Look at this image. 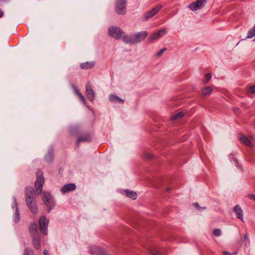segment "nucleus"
<instances>
[{
  "label": "nucleus",
  "mask_w": 255,
  "mask_h": 255,
  "mask_svg": "<svg viewBox=\"0 0 255 255\" xmlns=\"http://www.w3.org/2000/svg\"><path fill=\"white\" fill-rule=\"evenodd\" d=\"M25 192L26 204L31 212L33 214H36L38 210L35 203V198L33 188L32 187H27Z\"/></svg>",
  "instance_id": "f257e3e1"
},
{
  "label": "nucleus",
  "mask_w": 255,
  "mask_h": 255,
  "mask_svg": "<svg viewBox=\"0 0 255 255\" xmlns=\"http://www.w3.org/2000/svg\"><path fill=\"white\" fill-rule=\"evenodd\" d=\"M42 200L44 205L47 207L48 212H49L55 205L53 199L49 192H43L42 193Z\"/></svg>",
  "instance_id": "f03ea898"
},
{
  "label": "nucleus",
  "mask_w": 255,
  "mask_h": 255,
  "mask_svg": "<svg viewBox=\"0 0 255 255\" xmlns=\"http://www.w3.org/2000/svg\"><path fill=\"white\" fill-rule=\"evenodd\" d=\"M37 179L35 182V187L39 194L41 192L42 188L44 183V180L43 176V173L41 171L38 170L36 172Z\"/></svg>",
  "instance_id": "7ed1b4c3"
},
{
  "label": "nucleus",
  "mask_w": 255,
  "mask_h": 255,
  "mask_svg": "<svg viewBox=\"0 0 255 255\" xmlns=\"http://www.w3.org/2000/svg\"><path fill=\"white\" fill-rule=\"evenodd\" d=\"M109 35L116 39H119L124 36V32L119 27H111L109 29Z\"/></svg>",
  "instance_id": "20e7f679"
},
{
  "label": "nucleus",
  "mask_w": 255,
  "mask_h": 255,
  "mask_svg": "<svg viewBox=\"0 0 255 255\" xmlns=\"http://www.w3.org/2000/svg\"><path fill=\"white\" fill-rule=\"evenodd\" d=\"M39 223L40 232L44 234H47L48 220L45 217L41 216L39 219Z\"/></svg>",
  "instance_id": "39448f33"
},
{
  "label": "nucleus",
  "mask_w": 255,
  "mask_h": 255,
  "mask_svg": "<svg viewBox=\"0 0 255 255\" xmlns=\"http://www.w3.org/2000/svg\"><path fill=\"white\" fill-rule=\"evenodd\" d=\"M116 10L120 14L125 13L126 11V0H117L116 4Z\"/></svg>",
  "instance_id": "423d86ee"
},
{
  "label": "nucleus",
  "mask_w": 255,
  "mask_h": 255,
  "mask_svg": "<svg viewBox=\"0 0 255 255\" xmlns=\"http://www.w3.org/2000/svg\"><path fill=\"white\" fill-rule=\"evenodd\" d=\"M166 32V29L165 28H161L157 32L153 33L149 37L148 39L150 42L154 40L158 39L164 35Z\"/></svg>",
  "instance_id": "0eeeda50"
},
{
  "label": "nucleus",
  "mask_w": 255,
  "mask_h": 255,
  "mask_svg": "<svg viewBox=\"0 0 255 255\" xmlns=\"http://www.w3.org/2000/svg\"><path fill=\"white\" fill-rule=\"evenodd\" d=\"M206 0H197L196 1L192 2L189 5V7L192 10L195 11L201 8L204 3L206 2Z\"/></svg>",
  "instance_id": "6e6552de"
},
{
  "label": "nucleus",
  "mask_w": 255,
  "mask_h": 255,
  "mask_svg": "<svg viewBox=\"0 0 255 255\" xmlns=\"http://www.w3.org/2000/svg\"><path fill=\"white\" fill-rule=\"evenodd\" d=\"M147 34L148 33L147 31H142L133 35L135 43L139 42L144 39L147 36Z\"/></svg>",
  "instance_id": "1a4fd4ad"
},
{
  "label": "nucleus",
  "mask_w": 255,
  "mask_h": 255,
  "mask_svg": "<svg viewBox=\"0 0 255 255\" xmlns=\"http://www.w3.org/2000/svg\"><path fill=\"white\" fill-rule=\"evenodd\" d=\"M161 7L162 6L161 5H158L156 6L155 8H153L150 11L147 12L145 15V19H148L153 16L159 11Z\"/></svg>",
  "instance_id": "9d476101"
},
{
  "label": "nucleus",
  "mask_w": 255,
  "mask_h": 255,
  "mask_svg": "<svg viewBox=\"0 0 255 255\" xmlns=\"http://www.w3.org/2000/svg\"><path fill=\"white\" fill-rule=\"evenodd\" d=\"M86 95L90 101H93L95 97L94 92L89 84L86 85Z\"/></svg>",
  "instance_id": "9b49d317"
},
{
  "label": "nucleus",
  "mask_w": 255,
  "mask_h": 255,
  "mask_svg": "<svg viewBox=\"0 0 255 255\" xmlns=\"http://www.w3.org/2000/svg\"><path fill=\"white\" fill-rule=\"evenodd\" d=\"M76 189V185L74 184H68L65 185L61 189V192L63 193H66L70 191L74 190Z\"/></svg>",
  "instance_id": "f8f14e48"
},
{
  "label": "nucleus",
  "mask_w": 255,
  "mask_h": 255,
  "mask_svg": "<svg viewBox=\"0 0 255 255\" xmlns=\"http://www.w3.org/2000/svg\"><path fill=\"white\" fill-rule=\"evenodd\" d=\"M239 139L241 142L244 144L248 145L251 147L253 146V144L251 141L250 139L246 137L244 135H241L239 137Z\"/></svg>",
  "instance_id": "ddd939ff"
},
{
  "label": "nucleus",
  "mask_w": 255,
  "mask_h": 255,
  "mask_svg": "<svg viewBox=\"0 0 255 255\" xmlns=\"http://www.w3.org/2000/svg\"><path fill=\"white\" fill-rule=\"evenodd\" d=\"M234 210L236 213L237 217L243 221V212L240 206L236 205L234 207Z\"/></svg>",
  "instance_id": "4468645a"
},
{
  "label": "nucleus",
  "mask_w": 255,
  "mask_h": 255,
  "mask_svg": "<svg viewBox=\"0 0 255 255\" xmlns=\"http://www.w3.org/2000/svg\"><path fill=\"white\" fill-rule=\"evenodd\" d=\"M32 241L34 248L38 249L40 248V241L38 235H32Z\"/></svg>",
  "instance_id": "2eb2a0df"
},
{
  "label": "nucleus",
  "mask_w": 255,
  "mask_h": 255,
  "mask_svg": "<svg viewBox=\"0 0 255 255\" xmlns=\"http://www.w3.org/2000/svg\"><path fill=\"white\" fill-rule=\"evenodd\" d=\"M95 63L94 62H86L81 63L80 67L82 69H89L94 67Z\"/></svg>",
  "instance_id": "dca6fc26"
},
{
  "label": "nucleus",
  "mask_w": 255,
  "mask_h": 255,
  "mask_svg": "<svg viewBox=\"0 0 255 255\" xmlns=\"http://www.w3.org/2000/svg\"><path fill=\"white\" fill-rule=\"evenodd\" d=\"M110 100L111 102H117V103H122V104H123L124 103V100L121 99L120 98H119V97H118L115 95H110Z\"/></svg>",
  "instance_id": "f3484780"
},
{
  "label": "nucleus",
  "mask_w": 255,
  "mask_h": 255,
  "mask_svg": "<svg viewBox=\"0 0 255 255\" xmlns=\"http://www.w3.org/2000/svg\"><path fill=\"white\" fill-rule=\"evenodd\" d=\"M91 140V137L89 135H83L80 137L77 141V144L81 142L89 141Z\"/></svg>",
  "instance_id": "a211bd4d"
},
{
  "label": "nucleus",
  "mask_w": 255,
  "mask_h": 255,
  "mask_svg": "<svg viewBox=\"0 0 255 255\" xmlns=\"http://www.w3.org/2000/svg\"><path fill=\"white\" fill-rule=\"evenodd\" d=\"M213 91L212 87L207 86L202 90V94L204 96L209 95Z\"/></svg>",
  "instance_id": "6ab92c4d"
},
{
  "label": "nucleus",
  "mask_w": 255,
  "mask_h": 255,
  "mask_svg": "<svg viewBox=\"0 0 255 255\" xmlns=\"http://www.w3.org/2000/svg\"><path fill=\"white\" fill-rule=\"evenodd\" d=\"M30 232L32 235H38L37 233V225L36 224H32L30 227Z\"/></svg>",
  "instance_id": "aec40b11"
},
{
  "label": "nucleus",
  "mask_w": 255,
  "mask_h": 255,
  "mask_svg": "<svg viewBox=\"0 0 255 255\" xmlns=\"http://www.w3.org/2000/svg\"><path fill=\"white\" fill-rule=\"evenodd\" d=\"M123 37L125 42L128 43H135L133 35H131L130 36H125V35L124 34V36Z\"/></svg>",
  "instance_id": "412c9836"
},
{
  "label": "nucleus",
  "mask_w": 255,
  "mask_h": 255,
  "mask_svg": "<svg viewBox=\"0 0 255 255\" xmlns=\"http://www.w3.org/2000/svg\"><path fill=\"white\" fill-rule=\"evenodd\" d=\"M184 114H185V113L184 112H183V111L180 112L178 113L177 114L174 115L172 117V120H178L180 118L183 117L184 116Z\"/></svg>",
  "instance_id": "4be33fe9"
},
{
  "label": "nucleus",
  "mask_w": 255,
  "mask_h": 255,
  "mask_svg": "<svg viewBox=\"0 0 255 255\" xmlns=\"http://www.w3.org/2000/svg\"><path fill=\"white\" fill-rule=\"evenodd\" d=\"M126 195L131 199H135L136 198V193L131 191H126Z\"/></svg>",
  "instance_id": "5701e85b"
},
{
  "label": "nucleus",
  "mask_w": 255,
  "mask_h": 255,
  "mask_svg": "<svg viewBox=\"0 0 255 255\" xmlns=\"http://www.w3.org/2000/svg\"><path fill=\"white\" fill-rule=\"evenodd\" d=\"M75 91L77 94V95L79 96L80 100L84 104H86V101L84 97V96L82 95V94L80 92V91L76 88L75 89Z\"/></svg>",
  "instance_id": "b1692460"
},
{
  "label": "nucleus",
  "mask_w": 255,
  "mask_h": 255,
  "mask_svg": "<svg viewBox=\"0 0 255 255\" xmlns=\"http://www.w3.org/2000/svg\"><path fill=\"white\" fill-rule=\"evenodd\" d=\"M13 221L15 223H17L19 221V214L17 208L16 209V211L13 216Z\"/></svg>",
  "instance_id": "393cba45"
},
{
  "label": "nucleus",
  "mask_w": 255,
  "mask_h": 255,
  "mask_svg": "<svg viewBox=\"0 0 255 255\" xmlns=\"http://www.w3.org/2000/svg\"><path fill=\"white\" fill-rule=\"evenodd\" d=\"M23 255H34L33 252L30 249H26L25 250Z\"/></svg>",
  "instance_id": "a878e982"
},
{
  "label": "nucleus",
  "mask_w": 255,
  "mask_h": 255,
  "mask_svg": "<svg viewBox=\"0 0 255 255\" xmlns=\"http://www.w3.org/2000/svg\"><path fill=\"white\" fill-rule=\"evenodd\" d=\"M211 78V74L210 73L207 74L205 76V78H204V83L205 84L207 83L210 80Z\"/></svg>",
  "instance_id": "bb28decb"
},
{
  "label": "nucleus",
  "mask_w": 255,
  "mask_h": 255,
  "mask_svg": "<svg viewBox=\"0 0 255 255\" xmlns=\"http://www.w3.org/2000/svg\"><path fill=\"white\" fill-rule=\"evenodd\" d=\"M248 92L253 94L255 93V86H251L248 88Z\"/></svg>",
  "instance_id": "cd10ccee"
},
{
  "label": "nucleus",
  "mask_w": 255,
  "mask_h": 255,
  "mask_svg": "<svg viewBox=\"0 0 255 255\" xmlns=\"http://www.w3.org/2000/svg\"><path fill=\"white\" fill-rule=\"evenodd\" d=\"M214 235L216 236H219L221 235V231L220 229H215L214 230Z\"/></svg>",
  "instance_id": "c85d7f7f"
},
{
  "label": "nucleus",
  "mask_w": 255,
  "mask_h": 255,
  "mask_svg": "<svg viewBox=\"0 0 255 255\" xmlns=\"http://www.w3.org/2000/svg\"><path fill=\"white\" fill-rule=\"evenodd\" d=\"M166 48H163L161 49L160 50V51L157 53L156 55L157 56H160L162 54V53L165 51Z\"/></svg>",
  "instance_id": "c756f323"
},
{
  "label": "nucleus",
  "mask_w": 255,
  "mask_h": 255,
  "mask_svg": "<svg viewBox=\"0 0 255 255\" xmlns=\"http://www.w3.org/2000/svg\"><path fill=\"white\" fill-rule=\"evenodd\" d=\"M249 199L255 201V194H250L247 196Z\"/></svg>",
  "instance_id": "7c9ffc66"
},
{
  "label": "nucleus",
  "mask_w": 255,
  "mask_h": 255,
  "mask_svg": "<svg viewBox=\"0 0 255 255\" xmlns=\"http://www.w3.org/2000/svg\"><path fill=\"white\" fill-rule=\"evenodd\" d=\"M223 253L224 255H232L229 252H228L226 251H224Z\"/></svg>",
  "instance_id": "2f4dec72"
},
{
  "label": "nucleus",
  "mask_w": 255,
  "mask_h": 255,
  "mask_svg": "<svg viewBox=\"0 0 255 255\" xmlns=\"http://www.w3.org/2000/svg\"><path fill=\"white\" fill-rule=\"evenodd\" d=\"M43 254H44V255H49V254H48L47 251H46V250H44Z\"/></svg>",
  "instance_id": "473e14b6"
},
{
  "label": "nucleus",
  "mask_w": 255,
  "mask_h": 255,
  "mask_svg": "<svg viewBox=\"0 0 255 255\" xmlns=\"http://www.w3.org/2000/svg\"><path fill=\"white\" fill-rule=\"evenodd\" d=\"M3 15V12L2 11L0 10V18L2 17Z\"/></svg>",
  "instance_id": "72a5a7b5"
},
{
  "label": "nucleus",
  "mask_w": 255,
  "mask_h": 255,
  "mask_svg": "<svg viewBox=\"0 0 255 255\" xmlns=\"http://www.w3.org/2000/svg\"><path fill=\"white\" fill-rule=\"evenodd\" d=\"M147 154V155L146 158H151V157H152V155H151L150 154L148 153V154Z\"/></svg>",
  "instance_id": "f704fd0d"
},
{
  "label": "nucleus",
  "mask_w": 255,
  "mask_h": 255,
  "mask_svg": "<svg viewBox=\"0 0 255 255\" xmlns=\"http://www.w3.org/2000/svg\"><path fill=\"white\" fill-rule=\"evenodd\" d=\"M100 255H110L105 252H102Z\"/></svg>",
  "instance_id": "c9c22d12"
},
{
  "label": "nucleus",
  "mask_w": 255,
  "mask_h": 255,
  "mask_svg": "<svg viewBox=\"0 0 255 255\" xmlns=\"http://www.w3.org/2000/svg\"><path fill=\"white\" fill-rule=\"evenodd\" d=\"M194 205H195L196 207H198L199 206L198 204V203H195V204H194Z\"/></svg>",
  "instance_id": "e433bc0d"
},
{
  "label": "nucleus",
  "mask_w": 255,
  "mask_h": 255,
  "mask_svg": "<svg viewBox=\"0 0 255 255\" xmlns=\"http://www.w3.org/2000/svg\"><path fill=\"white\" fill-rule=\"evenodd\" d=\"M166 190H167V191H169V189L167 188V189H166Z\"/></svg>",
  "instance_id": "4c0bfd02"
}]
</instances>
